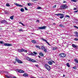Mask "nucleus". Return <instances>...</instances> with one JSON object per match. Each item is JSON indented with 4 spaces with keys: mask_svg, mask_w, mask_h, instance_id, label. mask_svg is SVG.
Returning <instances> with one entry per match:
<instances>
[{
    "mask_svg": "<svg viewBox=\"0 0 78 78\" xmlns=\"http://www.w3.org/2000/svg\"><path fill=\"white\" fill-rule=\"evenodd\" d=\"M48 63L49 65H52V64H53V63H52V62L51 61H49L48 62Z\"/></svg>",
    "mask_w": 78,
    "mask_h": 78,
    "instance_id": "obj_22",
    "label": "nucleus"
},
{
    "mask_svg": "<svg viewBox=\"0 0 78 78\" xmlns=\"http://www.w3.org/2000/svg\"><path fill=\"white\" fill-rule=\"evenodd\" d=\"M16 61H17V62H18V63H22V61H21L19 59H17V58H16Z\"/></svg>",
    "mask_w": 78,
    "mask_h": 78,
    "instance_id": "obj_8",
    "label": "nucleus"
},
{
    "mask_svg": "<svg viewBox=\"0 0 78 78\" xmlns=\"http://www.w3.org/2000/svg\"><path fill=\"white\" fill-rule=\"evenodd\" d=\"M41 48L45 52H47V49H46L45 48V46H42L41 47Z\"/></svg>",
    "mask_w": 78,
    "mask_h": 78,
    "instance_id": "obj_6",
    "label": "nucleus"
},
{
    "mask_svg": "<svg viewBox=\"0 0 78 78\" xmlns=\"http://www.w3.org/2000/svg\"><path fill=\"white\" fill-rule=\"evenodd\" d=\"M57 49V48H56V47H54L53 48L52 50H56Z\"/></svg>",
    "mask_w": 78,
    "mask_h": 78,
    "instance_id": "obj_26",
    "label": "nucleus"
},
{
    "mask_svg": "<svg viewBox=\"0 0 78 78\" xmlns=\"http://www.w3.org/2000/svg\"><path fill=\"white\" fill-rule=\"evenodd\" d=\"M61 9H66L67 8V6L66 5H62V6L60 7Z\"/></svg>",
    "mask_w": 78,
    "mask_h": 78,
    "instance_id": "obj_3",
    "label": "nucleus"
},
{
    "mask_svg": "<svg viewBox=\"0 0 78 78\" xmlns=\"http://www.w3.org/2000/svg\"><path fill=\"white\" fill-rule=\"evenodd\" d=\"M65 17H68V18H70V16L68 15H66Z\"/></svg>",
    "mask_w": 78,
    "mask_h": 78,
    "instance_id": "obj_30",
    "label": "nucleus"
},
{
    "mask_svg": "<svg viewBox=\"0 0 78 78\" xmlns=\"http://www.w3.org/2000/svg\"><path fill=\"white\" fill-rule=\"evenodd\" d=\"M45 68L46 69H47L48 70H50V69H51V68L50 67V66L48 65L47 64H46L45 65Z\"/></svg>",
    "mask_w": 78,
    "mask_h": 78,
    "instance_id": "obj_2",
    "label": "nucleus"
},
{
    "mask_svg": "<svg viewBox=\"0 0 78 78\" xmlns=\"http://www.w3.org/2000/svg\"><path fill=\"white\" fill-rule=\"evenodd\" d=\"M10 19H11V20H13L14 19V16H12L10 17Z\"/></svg>",
    "mask_w": 78,
    "mask_h": 78,
    "instance_id": "obj_21",
    "label": "nucleus"
},
{
    "mask_svg": "<svg viewBox=\"0 0 78 78\" xmlns=\"http://www.w3.org/2000/svg\"><path fill=\"white\" fill-rule=\"evenodd\" d=\"M18 52H19V53L21 52H22V48L21 49H19L18 50Z\"/></svg>",
    "mask_w": 78,
    "mask_h": 78,
    "instance_id": "obj_19",
    "label": "nucleus"
},
{
    "mask_svg": "<svg viewBox=\"0 0 78 78\" xmlns=\"http://www.w3.org/2000/svg\"><path fill=\"white\" fill-rule=\"evenodd\" d=\"M4 46H7V47H10L12 46V44L9 43H5L4 44Z\"/></svg>",
    "mask_w": 78,
    "mask_h": 78,
    "instance_id": "obj_5",
    "label": "nucleus"
},
{
    "mask_svg": "<svg viewBox=\"0 0 78 78\" xmlns=\"http://www.w3.org/2000/svg\"><path fill=\"white\" fill-rule=\"evenodd\" d=\"M30 61H31V62H36V60L31 59V58L30 60Z\"/></svg>",
    "mask_w": 78,
    "mask_h": 78,
    "instance_id": "obj_14",
    "label": "nucleus"
},
{
    "mask_svg": "<svg viewBox=\"0 0 78 78\" xmlns=\"http://www.w3.org/2000/svg\"><path fill=\"white\" fill-rule=\"evenodd\" d=\"M71 1L73 2H76V0H71Z\"/></svg>",
    "mask_w": 78,
    "mask_h": 78,
    "instance_id": "obj_28",
    "label": "nucleus"
},
{
    "mask_svg": "<svg viewBox=\"0 0 78 78\" xmlns=\"http://www.w3.org/2000/svg\"><path fill=\"white\" fill-rule=\"evenodd\" d=\"M33 53H34L35 55H37V52H36L34 51L33 52Z\"/></svg>",
    "mask_w": 78,
    "mask_h": 78,
    "instance_id": "obj_35",
    "label": "nucleus"
},
{
    "mask_svg": "<svg viewBox=\"0 0 78 78\" xmlns=\"http://www.w3.org/2000/svg\"><path fill=\"white\" fill-rule=\"evenodd\" d=\"M5 76H6V78H10V77H9L8 76H7V75H5Z\"/></svg>",
    "mask_w": 78,
    "mask_h": 78,
    "instance_id": "obj_42",
    "label": "nucleus"
},
{
    "mask_svg": "<svg viewBox=\"0 0 78 78\" xmlns=\"http://www.w3.org/2000/svg\"><path fill=\"white\" fill-rule=\"evenodd\" d=\"M59 27H63V25L62 24H61L59 25Z\"/></svg>",
    "mask_w": 78,
    "mask_h": 78,
    "instance_id": "obj_32",
    "label": "nucleus"
},
{
    "mask_svg": "<svg viewBox=\"0 0 78 78\" xmlns=\"http://www.w3.org/2000/svg\"><path fill=\"white\" fill-rule=\"evenodd\" d=\"M3 41H0V44H4V43H3Z\"/></svg>",
    "mask_w": 78,
    "mask_h": 78,
    "instance_id": "obj_38",
    "label": "nucleus"
},
{
    "mask_svg": "<svg viewBox=\"0 0 78 78\" xmlns=\"http://www.w3.org/2000/svg\"><path fill=\"white\" fill-rule=\"evenodd\" d=\"M78 12V10H76V11H75L74 12L76 13V12Z\"/></svg>",
    "mask_w": 78,
    "mask_h": 78,
    "instance_id": "obj_45",
    "label": "nucleus"
},
{
    "mask_svg": "<svg viewBox=\"0 0 78 78\" xmlns=\"http://www.w3.org/2000/svg\"><path fill=\"white\" fill-rule=\"evenodd\" d=\"M31 58H29V57H27L26 58V59L27 60V61H31Z\"/></svg>",
    "mask_w": 78,
    "mask_h": 78,
    "instance_id": "obj_16",
    "label": "nucleus"
},
{
    "mask_svg": "<svg viewBox=\"0 0 78 78\" xmlns=\"http://www.w3.org/2000/svg\"><path fill=\"white\" fill-rule=\"evenodd\" d=\"M5 73H6V72H5Z\"/></svg>",
    "mask_w": 78,
    "mask_h": 78,
    "instance_id": "obj_59",
    "label": "nucleus"
},
{
    "mask_svg": "<svg viewBox=\"0 0 78 78\" xmlns=\"http://www.w3.org/2000/svg\"><path fill=\"white\" fill-rule=\"evenodd\" d=\"M38 57H39L40 58H41V56H38Z\"/></svg>",
    "mask_w": 78,
    "mask_h": 78,
    "instance_id": "obj_56",
    "label": "nucleus"
},
{
    "mask_svg": "<svg viewBox=\"0 0 78 78\" xmlns=\"http://www.w3.org/2000/svg\"><path fill=\"white\" fill-rule=\"evenodd\" d=\"M75 34H76L75 35H74V36H76V37H78V33L77 32H75Z\"/></svg>",
    "mask_w": 78,
    "mask_h": 78,
    "instance_id": "obj_15",
    "label": "nucleus"
},
{
    "mask_svg": "<svg viewBox=\"0 0 78 78\" xmlns=\"http://www.w3.org/2000/svg\"><path fill=\"white\" fill-rule=\"evenodd\" d=\"M37 9H41V7H38Z\"/></svg>",
    "mask_w": 78,
    "mask_h": 78,
    "instance_id": "obj_37",
    "label": "nucleus"
},
{
    "mask_svg": "<svg viewBox=\"0 0 78 78\" xmlns=\"http://www.w3.org/2000/svg\"><path fill=\"white\" fill-rule=\"evenodd\" d=\"M35 47H37V48H40V47L39 46L36 45Z\"/></svg>",
    "mask_w": 78,
    "mask_h": 78,
    "instance_id": "obj_31",
    "label": "nucleus"
},
{
    "mask_svg": "<svg viewBox=\"0 0 78 78\" xmlns=\"http://www.w3.org/2000/svg\"><path fill=\"white\" fill-rule=\"evenodd\" d=\"M22 52H25L26 53H27V50L24 49L23 48H22Z\"/></svg>",
    "mask_w": 78,
    "mask_h": 78,
    "instance_id": "obj_12",
    "label": "nucleus"
},
{
    "mask_svg": "<svg viewBox=\"0 0 78 78\" xmlns=\"http://www.w3.org/2000/svg\"><path fill=\"white\" fill-rule=\"evenodd\" d=\"M72 46L73 48H76L77 47H78V46L77 45H75L74 44H72Z\"/></svg>",
    "mask_w": 78,
    "mask_h": 78,
    "instance_id": "obj_13",
    "label": "nucleus"
},
{
    "mask_svg": "<svg viewBox=\"0 0 78 78\" xmlns=\"http://www.w3.org/2000/svg\"><path fill=\"white\" fill-rule=\"evenodd\" d=\"M31 55H32V56H34V55H34V54L32 53L31 54Z\"/></svg>",
    "mask_w": 78,
    "mask_h": 78,
    "instance_id": "obj_47",
    "label": "nucleus"
},
{
    "mask_svg": "<svg viewBox=\"0 0 78 78\" xmlns=\"http://www.w3.org/2000/svg\"><path fill=\"white\" fill-rule=\"evenodd\" d=\"M27 5H28V6H30L31 5V3H28L27 4Z\"/></svg>",
    "mask_w": 78,
    "mask_h": 78,
    "instance_id": "obj_29",
    "label": "nucleus"
},
{
    "mask_svg": "<svg viewBox=\"0 0 78 78\" xmlns=\"http://www.w3.org/2000/svg\"><path fill=\"white\" fill-rule=\"evenodd\" d=\"M64 76H65V75H63V77H64Z\"/></svg>",
    "mask_w": 78,
    "mask_h": 78,
    "instance_id": "obj_57",
    "label": "nucleus"
},
{
    "mask_svg": "<svg viewBox=\"0 0 78 78\" xmlns=\"http://www.w3.org/2000/svg\"><path fill=\"white\" fill-rule=\"evenodd\" d=\"M46 26H43L42 27H38V29H40V30H44V29H45V28H46Z\"/></svg>",
    "mask_w": 78,
    "mask_h": 78,
    "instance_id": "obj_7",
    "label": "nucleus"
},
{
    "mask_svg": "<svg viewBox=\"0 0 78 78\" xmlns=\"http://www.w3.org/2000/svg\"><path fill=\"white\" fill-rule=\"evenodd\" d=\"M22 23L21 22H19V23H20L21 24H22Z\"/></svg>",
    "mask_w": 78,
    "mask_h": 78,
    "instance_id": "obj_54",
    "label": "nucleus"
},
{
    "mask_svg": "<svg viewBox=\"0 0 78 78\" xmlns=\"http://www.w3.org/2000/svg\"><path fill=\"white\" fill-rule=\"evenodd\" d=\"M35 66H36L37 67V68L39 67V66H38L37 65H35Z\"/></svg>",
    "mask_w": 78,
    "mask_h": 78,
    "instance_id": "obj_41",
    "label": "nucleus"
},
{
    "mask_svg": "<svg viewBox=\"0 0 78 78\" xmlns=\"http://www.w3.org/2000/svg\"><path fill=\"white\" fill-rule=\"evenodd\" d=\"M42 41H44L45 42H47V40H46V39H44L43 38L42 39Z\"/></svg>",
    "mask_w": 78,
    "mask_h": 78,
    "instance_id": "obj_24",
    "label": "nucleus"
},
{
    "mask_svg": "<svg viewBox=\"0 0 78 78\" xmlns=\"http://www.w3.org/2000/svg\"><path fill=\"white\" fill-rule=\"evenodd\" d=\"M74 61H75V62H76V63H78V60L76 59H75L74 60Z\"/></svg>",
    "mask_w": 78,
    "mask_h": 78,
    "instance_id": "obj_23",
    "label": "nucleus"
},
{
    "mask_svg": "<svg viewBox=\"0 0 78 78\" xmlns=\"http://www.w3.org/2000/svg\"><path fill=\"white\" fill-rule=\"evenodd\" d=\"M73 69H76V67H73Z\"/></svg>",
    "mask_w": 78,
    "mask_h": 78,
    "instance_id": "obj_36",
    "label": "nucleus"
},
{
    "mask_svg": "<svg viewBox=\"0 0 78 78\" xmlns=\"http://www.w3.org/2000/svg\"><path fill=\"white\" fill-rule=\"evenodd\" d=\"M14 64H16V61H15L14 62Z\"/></svg>",
    "mask_w": 78,
    "mask_h": 78,
    "instance_id": "obj_53",
    "label": "nucleus"
},
{
    "mask_svg": "<svg viewBox=\"0 0 78 78\" xmlns=\"http://www.w3.org/2000/svg\"><path fill=\"white\" fill-rule=\"evenodd\" d=\"M14 5H15L17 6H19V7H22V5H20L19 4H17L16 3H14Z\"/></svg>",
    "mask_w": 78,
    "mask_h": 78,
    "instance_id": "obj_10",
    "label": "nucleus"
},
{
    "mask_svg": "<svg viewBox=\"0 0 78 78\" xmlns=\"http://www.w3.org/2000/svg\"><path fill=\"white\" fill-rule=\"evenodd\" d=\"M59 56L60 57H62V58H64V57H66V54L64 53H61L59 55Z\"/></svg>",
    "mask_w": 78,
    "mask_h": 78,
    "instance_id": "obj_4",
    "label": "nucleus"
},
{
    "mask_svg": "<svg viewBox=\"0 0 78 78\" xmlns=\"http://www.w3.org/2000/svg\"><path fill=\"white\" fill-rule=\"evenodd\" d=\"M5 13L7 14H8V12H7V11H5Z\"/></svg>",
    "mask_w": 78,
    "mask_h": 78,
    "instance_id": "obj_40",
    "label": "nucleus"
},
{
    "mask_svg": "<svg viewBox=\"0 0 78 78\" xmlns=\"http://www.w3.org/2000/svg\"><path fill=\"white\" fill-rule=\"evenodd\" d=\"M53 7V8H56V5H55Z\"/></svg>",
    "mask_w": 78,
    "mask_h": 78,
    "instance_id": "obj_46",
    "label": "nucleus"
},
{
    "mask_svg": "<svg viewBox=\"0 0 78 78\" xmlns=\"http://www.w3.org/2000/svg\"><path fill=\"white\" fill-rule=\"evenodd\" d=\"M63 3H66V1H63Z\"/></svg>",
    "mask_w": 78,
    "mask_h": 78,
    "instance_id": "obj_50",
    "label": "nucleus"
},
{
    "mask_svg": "<svg viewBox=\"0 0 78 78\" xmlns=\"http://www.w3.org/2000/svg\"><path fill=\"white\" fill-rule=\"evenodd\" d=\"M66 66L68 67H70V65H69V63H68L66 64Z\"/></svg>",
    "mask_w": 78,
    "mask_h": 78,
    "instance_id": "obj_27",
    "label": "nucleus"
},
{
    "mask_svg": "<svg viewBox=\"0 0 78 78\" xmlns=\"http://www.w3.org/2000/svg\"><path fill=\"white\" fill-rule=\"evenodd\" d=\"M24 8H25L26 10V11L28 10V9H27V8L25 7Z\"/></svg>",
    "mask_w": 78,
    "mask_h": 78,
    "instance_id": "obj_43",
    "label": "nucleus"
},
{
    "mask_svg": "<svg viewBox=\"0 0 78 78\" xmlns=\"http://www.w3.org/2000/svg\"><path fill=\"white\" fill-rule=\"evenodd\" d=\"M39 54L40 56H44V54H43V53L41 52V53H39Z\"/></svg>",
    "mask_w": 78,
    "mask_h": 78,
    "instance_id": "obj_20",
    "label": "nucleus"
},
{
    "mask_svg": "<svg viewBox=\"0 0 78 78\" xmlns=\"http://www.w3.org/2000/svg\"><path fill=\"white\" fill-rule=\"evenodd\" d=\"M17 71L20 73H24V71H23V70L17 69Z\"/></svg>",
    "mask_w": 78,
    "mask_h": 78,
    "instance_id": "obj_9",
    "label": "nucleus"
},
{
    "mask_svg": "<svg viewBox=\"0 0 78 78\" xmlns=\"http://www.w3.org/2000/svg\"><path fill=\"white\" fill-rule=\"evenodd\" d=\"M33 2H36L37 1V0H33Z\"/></svg>",
    "mask_w": 78,
    "mask_h": 78,
    "instance_id": "obj_49",
    "label": "nucleus"
},
{
    "mask_svg": "<svg viewBox=\"0 0 78 78\" xmlns=\"http://www.w3.org/2000/svg\"><path fill=\"white\" fill-rule=\"evenodd\" d=\"M46 43H47V44H48V45H49V46H50L51 45H50V44H49V42H46Z\"/></svg>",
    "mask_w": 78,
    "mask_h": 78,
    "instance_id": "obj_39",
    "label": "nucleus"
},
{
    "mask_svg": "<svg viewBox=\"0 0 78 78\" xmlns=\"http://www.w3.org/2000/svg\"><path fill=\"white\" fill-rule=\"evenodd\" d=\"M1 72H2V71H0V73H1Z\"/></svg>",
    "mask_w": 78,
    "mask_h": 78,
    "instance_id": "obj_58",
    "label": "nucleus"
},
{
    "mask_svg": "<svg viewBox=\"0 0 78 78\" xmlns=\"http://www.w3.org/2000/svg\"><path fill=\"white\" fill-rule=\"evenodd\" d=\"M36 22H39V20H37Z\"/></svg>",
    "mask_w": 78,
    "mask_h": 78,
    "instance_id": "obj_52",
    "label": "nucleus"
},
{
    "mask_svg": "<svg viewBox=\"0 0 78 78\" xmlns=\"http://www.w3.org/2000/svg\"><path fill=\"white\" fill-rule=\"evenodd\" d=\"M21 25H23V26H25V25H23V23H21Z\"/></svg>",
    "mask_w": 78,
    "mask_h": 78,
    "instance_id": "obj_51",
    "label": "nucleus"
},
{
    "mask_svg": "<svg viewBox=\"0 0 78 78\" xmlns=\"http://www.w3.org/2000/svg\"><path fill=\"white\" fill-rule=\"evenodd\" d=\"M19 31H22V29H20L19 30Z\"/></svg>",
    "mask_w": 78,
    "mask_h": 78,
    "instance_id": "obj_44",
    "label": "nucleus"
},
{
    "mask_svg": "<svg viewBox=\"0 0 78 78\" xmlns=\"http://www.w3.org/2000/svg\"><path fill=\"white\" fill-rule=\"evenodd\" d=\"M6 6H10V5H9V4L7 3L6 4Z\"/></svg>",
    "mask_w": 78,
    "mask_h": 78,
    "instance_id": "obj_33",
    "label": "nucleus"
},
{
    "mask_svg": "<svg viewBox=\"0 0 78 78\" xmlns=\"http://www.w3.org/2000/svg\"><path fill=\"white\" fill-rule=\"evenodd\" d=\"M2 23H8L7 21H6L5 20H3L1 21Z\"/></svg>",
    "mask_w": 78,
    "mask_h": 78,
    "instance_id": "obj_11",
    "label": "nucleus"
},
{
    "mask_svg": "<svg viewBox=\"0 0 78 78\" xmlns=\"http://www.w3.org/2000/svg\"><path fill=\"white\" fill-rule=\"evenodd\" d=\"M31 42L33 44H36V41L34 40H33L31 41Z\"/></svg>",
    "mask_w": 78,
    "mask_h": 78,
    "instance_id": "obj_17",
    "label": "nucleus"
},
{
    "mask_svg": "<svg viewBox=\"0 0 78 78\" xmlns=\"http://www.w3.org/2000/svg\"><path fill=\"white\" fill-rule=\"evenodd\" d=\"M55 16H61L60 17V19H62V18H64V14H61V13H58V14H55Z\"/></svg>",
    "mask_w": 78,
    "mask_h": 78,
    "instance_id": "obj_1",
    "label": "nucleus"
},
{
    "mask_svg": "<svg viewBox=\"0 0 78 78\" xmlns=\"http://www.w3.org/2000/svg\"><path fill=\"white\" fill-rule=\"evenodd\" d=\"M52 62H53V63H55V62H54V61H52Z\"/></svg>",
    "mask_w": 78,
    "mask_h": 78,
    "instance_id": "obj_55",
    "label": "nucleus"
},
{
    "mask_svg": "<svg viewBox=\"0 0 78 78\" xmlns=\"http://www.w3.org/2000/svg\"><path fill=\"white\" fill-rule=\"evenodd\" d=\"M73 9L74 10H76V8H74Z\"/></svg>",
    "mask_w": 78,
    "mask_h": 78,
    "instance_id": "obj_48",
    "label": "nucleus"
},
{
    "mask_svg": "<svg viewBox=\"0 0 78 78\" xmlns=\"http://www.w3.org/2000/svg\"><path fill=\"white\" fill-rule=\"evenodd\" d=\"M20 11L21 12H24V9L23 8H21L20 9Z\"/></svg>",
    "mask_w": 78,
    "mask_h": 78,
    "instance_id": "obj_25",
    "label": "nucleus"
},
{
    "mask_svg": "<svg viewBox=\"0 0 78 78\" xmlns=\"http://www.w3.org/2000/svg\"><path fill=\"white\" fill-rule=\"evenodd\" d=\"M74 41H78V39L77 38H75L74 39Z\"/></svg>",
    "mask_w": 78,
    "mask_h": 78,
    "instance_id": "obj_34",
    "label": "nucleus"
},
{
    "mask_svg": "<svg viewBox=\"0 0 78 78\" xmlns=\"http://www.w3.org/2000/svg\"><path fill=\"white\" fill-rule=\"evenodd\" d=\"M23 76H28V74L27 73H24L23 75Z\"/></svg>",
    "mask_w": 78,
    "mask_h": 78,
    "instance_id": "obj_18",
    "label": "nucleus"
}]
</instances>
